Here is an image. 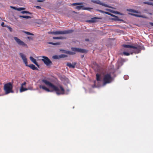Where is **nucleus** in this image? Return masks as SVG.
<instances>
[{"label":"nucleus","instance_id":"nucleus-49","mask_svg":"<svg viewBox=\"0 0 153 153\" xmlns=\"http://www.w3.org/2000/svg\"><path fill=\"white\" fill-rule=\"evenodd\" d=\"M106 10H108L109 11V9H106Z\"/></svg>","mask_w":153,"mask_h":153},{"label":"nucleus","instance_id":"nucleus-41","mask_svg":"<svg viewBox=\"0 0 153 153\" xmlns=\"http://www.w3.org/2000/svg\"><path fill=\"white\" fill-rule=\"evenodd\" d=\"M35 7L36 8L38 9H41V7L39 6H35Z\"/></svg>","mask_w":153,"mask_h":153},{"label":"nucleus","instance_id":"nucleus-47","mask_svg":"<svg viewBox=\"0 0 153 153\" xmlns=\"http://www.w3.org/2000/svg\"><path fill=\"white\" fill-rule=\"evenodd\" d=\"M89 40L88 39H85V40L86 41H89Z\"/></svg>","mask_w":153,"mask_h":153},{"label":"nucleus","instance_id":"nucleus-15","mask_svg":"<svg viewBox=\"0 0 153 153\" xmlns=\"http://www.w3.org/2000/svg\"><path fill=\"white\" fill-rule=\"evenodd\" d=\"M25 65L28 67H29L30 68L33 70H38V68L36 67L33 64L29 65H28L27 64Z\"/></svg>","mask_w":153,"mask_h":153},{"label":"nucleus","instance_id":"nucleus-44","mask_svg":"<svg viewBox=\"0 0 153 153\" xmlns=\"http://www.w3.org/2000/svg\"><path fill=\"white\" fill-rule=\"evenodd\" d=\"M98 10V11L100 12H102V13H103L104 12V11H103L102 10ZM104 13H105V12H104Z\"/></svg>","mask_w":153,"mask_h":153},{"label":"nucleus","instance_id":"nucleus-22","mask_svg":"<svg viewBox=\"0 0 153 153\" xmlns=\"http://www.w3.org/2000/svg\"><path fill=\"white\" fill-rule=\"evenodd\" d=\"M129 14H130L131 15H132V16H136V17H144L143 16H141L139 14H134V13H129Z\"/></svg>","mask_w":153,"mask_h":153},{"label":"nucleus","instance_id":"nucleus-40","mask_svg":"<svg viewBox=\"0 0 153 153\" xmlns=\"http://www.w3.org/2000/svg\"><path fill=\"white\" fill-rule=\"evenodd\" d=\"M27 39H28L30 40H33V37L31 36H28L27 37Z\"/></svg>","mask_w":153,"mask_h":153},{"label":"nucleus","instance_id":"nucleus-38","mask_svg":"<svg viewBox=\"0 0 153 153\" xmlns=\"http://www.w3.org/2000/svg\"><path fill=\"white\" fill-rule=\"evenodd\" d=\"M7 28L10 32L12 31V29L11 27L7 26Z\"/></svg>","mask_w":153,"mask_h":153},{"label":"nucleus","instance_id":"nucleus-39","mask_svg":"<svg viewBox=\"0 0 153 153\" xmlns=\"http://www.w3.org/2000/svg\"><path fill=\"white\" fill-rule=\"evenodd\" d=\"M124 78L125 80H127L128 79V76L126 75L124 76Z\"/></svg>","mask_w":153,"mask_h":153},{"label":"nucleus","instance_id":"nucleus-21","mask_svg":"<svg viewBox=\"0 0 153 153\" xmlns=\"http://www.w3.org/2000/svg\"><path fill=\"white\" fill-rule=\"evenodd\" d=\"M49 44L52 45H59L61 44V42H56V43H53L52 42H49L48 43Z\"/></svg>","mask_w":153,"mask_h":153},{"label":"nucleus","instance_id":"nucleus-23","mask_svg":"<svg viewBox=\"0 0 153 153\" xmlns=\"http://www.w3.org/2000/svg\"><path fill=\"white\" fill-rule=\"evenodd\" d=\"M53 39H65V38L64 37H62V36H60V37H53Z\"/></svg>","mask_w":153,"mask_h":153},{"label":"nucleus","instance_id":"nucleus-31","mask_svg":"<svg viewBox=\"0 0 153 153\" xmlns=\"http://www.w3.org/2000/svg\"><path fill=\"white\" fill-rule=\"evenodd\" d=\"M144 4H146L148 5H151L153 6V2H150L145 1L143 2Z\"/></svg>","mask_w":153,"mask_h":153},{"label":"nucleus","instance_id":"nucleus-8","mask_svg":"<svg viewBox=\"0 0 153 153\" xmlns=\"http://www.w3.org/2000/svg\"><path fill=\"white\" fill-rule=\"evenodd\" d=\"M41 57L43 58V59H42L41 60L47 65H49L52 64V62L48 57L44 56H42Z\"/></svg>","mask_w":153,"mask_h":153},{"label":"nucleus","instance_id":"nucleus-37","mask_svg":"<svg viewBox=\"0 0 153 153\" xmlns=\"http://www.w3.org/2000/svg\"><path fill=\"white\" fill-rule=\"evenodd\" d=\"M60 51H62V53L67 54V53H66V52H67V51H66V50H62V49H61L60 50Z\"/></svg>","mask_w":153,"mask_h":153},{"label":"nucleus","instance_id":"nucleus-48","mask_svg":"<svg viewBox=\"0 0 153 153\" xmlns=\"http://www.w3.org/2000/svg\"><path fill=\"white\" fill-rule=\"evenodd\" d=\"M151 25H152V26H153V23H151Z\"/></svg>","mask_w":153,"mask_h":153},{"label":"nucleus","instance_id":"nucleus-7","mask_svg":"<svg viewBox=\"0 0 153 153\" xmlns=\"http://www.w3.org/2000/svg\"><path fill=\"white\" fill-rule=\"evenodd\" d=\"M14 39L19 45L26 48H28L27 45L25 43L23 42L21 40L17 37H14Z\"/></svg>","mask_w":153,"mask_h":153},{"label":"nucleus","instance_id":"nucleus-9","mask_svg":"<svg viewBox=\"0 0 153 153\" xmlns=\"http://www.w3.org/2000/svg\"><path fill=\"white\" fill-rule=\"evenodd\" d=\"M71 49L74 51L82 53H86L87 51L86 50L84 49L75 48H71Z\"/></svg>","mask_w":153,"mask_h":153},{"label":"nucleus","instance_id":"nucleus-28","mask_svg":"<svg viewBox=\"0 0 153 153\" xmlns=\"http://www.w3.org/2000/svg\"><path fill=\"white\" fill-rule=\"evenodd\" d=\"M23 32L28 35H32V36L34 35V34L33 33H30L28 32H27L26 31H23Z\"/></svg>","mask_w":153,"mask_h":153},{"label":"nucleus","instance_id":"nucleus-29","mask_svg":"<svg viewBox=\"0 0 153 153\" xmlns=\"http://www.w3.org/2000/svg\"><path fill=\"white\" fill-rule=\"evenodd\" d=\"M67 54L69 55H74L75 54V53L73 52H71L69 51H67Z\"/></svg>","mask_w":153,"mask_h":153},{"label":"nucleus","instance_id":"nucleus-6","mask_svg":"<svg viewBox=\"0 0 153 153\" xmlns=\"http://www.w3.org/2000/svg\"><path fill=\"white\" fill-rule=\"evenodd\" d=\"M74 30H66L63 31H55L54 35L57 34H64L71 33L73 32Z\"/></svg>","mask_w":153,"mask_h":153},{"label":"nucleus","instance_id":"nucleus-33","mask_svg":"<svg viewBox=\"0 0 153 153\" xmlns=\"http://www.w3.org/2000/svg\"><path fill=\"white\" fill-rule=\"evenodd\" d=\"M21 13H22V14L28 13L30 14H31V13L30 12L27 11H22L21 12Z\"/></svg>","mask_w":153,"mask_h":153},{"label":"nucleus","instance_id":"nucleus-35","mask_svg":"<svg viewBox=\"0 0 153 153\" xmlns=\"http://www.w3.org/2000/svg\"><path fill=\"white\" fill-rule=\"evenodd\" d=\"M110 11L112 13H115V14H120V13L119 12H118L115 11H111L110 10Z\"/></svg>","mask_w":153,"mask_h":153},{"label":"nucleus","instance_id":"nucleus-26","mask_svg":"<svg viewBox=\"0 0 153 153\" xmlns=\"http://www.w3.org/2000/svg\"><path fill=\"white\" fill-rule=\"evenodd\" d=\"M19 17L20 18H23L27 19L31 18L30 16H19Z\"/></svg>","mask_w":153,"mask_h":153},{"label":"nucleus","instance_id":"nucleus-18","mask_svg":"<svg viewBox=\"0 0 153 153\" xmlns=\"http://www.w3.org/2000/svg\"><path fill=\"white\" fill-rule=\"evenodd\" d=\"M39 88H42L43 90L46 91L47 92H50L51 91L48 88H46L45 86L43 85H40L39 86Z\"/></svg>","mask_w":153,"mask_h":153},{"label":"nucleus","instance_id":"nucleus-1","mask_svg":"<svg viewBox=\"0 0 153 153\" xmlns=\"http://www.w3.org/2000/svg\"><path fill=\"white\" fill-rule=\"evenodd\" d=\"M123 46L126 49H123L124 51H126L131 54L133 53H138L141 50V47L138 45L135 46H132L128 45H123Z\"/></svg>","mask_w":153,"mask_h":153},{"label":"nucleus","instance_id":"nucleus-24","mask_svg":"<svg viewBox=\"0 0 153 153\" xmlns=\"http://www.w3.org/2000/svg\"><path fill=\"white\" fill-rule=\"evenodd\" d=\"M127 10L129 12L134 13H140V12H138L137 11H136L135 10H132V9H129Z\"/></svg>","mask_w":153,"mask_h":153},{"label":"nucleus","instance_id":"nucleus-13","mask_svg":"<svg viewBox=\"0 0 153 153\" xmlns=\"http://www.w3.org/2000/svg\"><path fill=\"white\" fill-rule=\"evenodd\" d=\"M91 2L94 3L98 4L101 5L105 6V3L101 2V1H100L99 0H91Z\"/></svg>","mask_w":153,"mask_h":153},{"label":"nucleus","instance_id":"nucleus-50","mask_svg":"<svg viewBox=\"0 0 153 153\" xmlns=\"http://www.w3.org/2000/svg\"><path fill=\"white\" fill-rule=\"evenodd\" d=\"M84 57V56H82V58Z\"/></svg>","mask_w":153,"mask_h":153},{"label":"nucleus","instance_id":"nucleus-27","mask_svg":"<svg viewBox=\"0 0 153 153\" xmlns=\"http://www.w3.org/2000/svg\"><path fill=\"white\" fill-rule=\"evenodd\" d=\"M68 56L67 55H65V54H61L60 55H59V59L61 58H64L65 57H67Z\"/></svg>","mask_w":153,"mask_h":153},{"label":"nucleus","instance_id":"nucleus-30","mask_svg":"<svg viewBox=\"0 0 153 153\" xmlns=\"http://www.w3.org/2000/svg\"><path fill=\"white\" fill-rule=\"evenodd\" d=\"M52 58L54 59H59V55H54L52 57Z\"/></svg>","mask_w":153,"mask_h":153},{"label":"nucleus","instance_id":"nucleus-45","mask_svg":"<svg viewBox=\"0 0 153 153\" xmlns=\"http://www.w3.org/2000/svg\"><path fill=\"white\" fill-rule=\"evenodd\" d=\"M54 32H55V31L52 32H51V33L52 34H54Z\"/></svg>","mask_w":153,"mask_h":153},{"label":"nucleus","instance_id":"nucleus-16","mask_svg":"<svg viewBox=\"0 0 153 153\" xmlns=\"http://www.w3.org/2000/svg\"><path fill=\"white\" fill-rule=\"evenodd\" d=\"M76 63H74L73 65H72L71 63L68 62L67 64V65L70 68H74Z\"/></svg>","mask_w":153,"mask_h":153},{"label":"nucleus","instance_id":"nucleus-36","mask_svg":"<svg viewBox=\"0 0 153 153\" xmlns=\"http://www.w3.org/2000/svg\"><path fill=\"white\" fill-rule=\"evenodd\" d=\"M96 19L94 18H92L91 20H90V21L91 22H95V20Z\"/></svg>","mask_w":153,"mask_h":153},{"label":"nucleus","instance_id":"nucleus-2","mask_svg":"<svg viewBox=\"0 0 153 153\" xmlns=\"http://www.w3.org/2000/svg\"><path fill=\"white\" fill-rule=\"evenodd\" d=\"M42 81L47 85L52 88L54 91L56 92L57 94L60 95L64 94L65 91L64 88L62 86L60 85L59 86L60 89H59L57 87L54 85L51 82L46 80L43 79Z\"/></svg>","mask_w":153,"mask_h":153},{"label":"nucleus","instance_id":"nucleus-10","mask_svg":"<svg viewBox=\"0 0 153 153\" xmlns=\"http://www.w3.org/2000/svg\"><path fill=\"white\" fill-rule=\"evenodd\" d=\"M75 8L78 10H89L92 9L93 8L91 7H84L83 5H79L75 7Z\"/></svg>","mask_w":153,"mask_h":153},{"label":"nucleus","instance_id":"nucleus-42","mask_svg":"<svg viewBox=\"0 0 153 153\" xmlns=\"http://www.w3.org/2000/svg\"><path fill=\"white\" fill-rule=\"evenodd\" d=\"M44 1V0H37V2H43Z\"/></svg>","mask_w":153,"mask_h":153},{"label":"nucleus","instance_id":"nucleus-51","mask_svg":"<svg viewBox=\"0 0 153 153\" xmlns=\"http://www.w3.org/2000/svg\"><path fill=\"white\" fill-rule=\"evenodd\" d=\"M105 6H106V7H108V6H107V5H106V4Z\"/></svg>","mask_w":153,"mask_h":153},{"label":"nucleus","instance_id":"nucleus-3","mask_svg":"<svg viewBox=\"0 0 153 153\" xmlns=\"http://www.w3.org/2000/svg\"><path fill=\"white\" fill-rule=\"evenodd\" d=\"M96 80L97 81L102 82L103 85H105V73L100 72L96 74Z\"/></svg>","mask_w":153,"mask_h":153},{"label":"nucleus","instance_id":"nucleus-34","mask_svg":"<svg viewBox=\"0 0 153 153\" xmlns=\"http://www.w3.org/2000/svg\"><path fill=\"white\" fill-rule=\"evenodd\" d=\"M110 11L112 13H115V14H120V13L119 12H118L115 11H111L110 10Z\"/></svg>","mask_w":153,"mask_h":153},{"label":"nucleus","instance_id":"nucleus-4","mask_svg":"<svg viewBox=\"0 0 153 153\" xmlns=\"http://www.w3.org/2000/svg\"><path fill=\"white\" fill-rule=\"evenodd\" d=\"M13 84L11 82H9L4 85V90L6 94L10 93H13Z\"/></svg>","mask_w":153,"mask_h":153},{"label":"nucleus","instance_id":"nucleus-5","mask_svg":"<svg viewBox=\"0 0 153 153\" xmlns=\"http://www.w3.org/2000/svg\"><path fill=\"white\" fill-rule=\"evenodd\" d=\"M112 72L106 74V84L111 83L113 80V77H114V73L115 72L114 69H112Z\"/></svg>","mask_w":153,"mask_h":153},{"label":"nucleus","instance_id":"nucleus-19","mask_svg":"<svg viewBox=\"0 0 153 153\" xmlns=\"http://www.w3.org/2000/svg\"><path fill=\"white\" fill-rule=\"evenodd\" d=\"M10 7L12 8H13L14 9H16L18 11H21L22 10H25V7H20L19 8H16L14 7L11 6Z\"/></svg>","mask_w":153,"mask_h":153},{"label":"nucleus","instance_id":"nucleus-17","mask_svg":"<svg viewBox=\"0 0 153 153\" xmlns=\"http://www.w3.org/2000/svg\"><path fill=\"white\" fill-rule=\"evenodd\" d=\"M106 14H108L109 15H111V16L114 17V18H112V19L115 20H117L118 19V17L115 16L113 14H111L110 13L106 12Z\"/></svg>","mask_w":153,"mask_h":153},{"label":"nucleus","instance_id":"nucleus-20","mask_svg":"<svg viewBox=\"0 0 153 153\" xmlns=\"http://www.w3.org/2000/svg\"><path fill=\"white\" fill-rule=\"evenodd\" d=\"M123 65L122 62L119 60L117 63L116 64V65L117 66V69L119 68V67Z\"/></svg>","mask_w":153,"mask_h":153},{"label":"nucleus","instance_id":"nucleus-46","mask_svg":"<svg viewBox=\"0 0 153 153\" xmlns=\"http://www.w3.org/2000/svg\"><path fill=\"white\" fill-rule=\"evenodd\" d=\"M72 13H76V12H75V11H74L72 12Z\"/></svg>","mask_w":153,"mask_h":153},{"label":"nucleus","instance_id":"nucleus-14","mask_svg":"<svg viewBox=\"0 0 153 153\" xmlns=\"http://www.w3.org/2000/svg\"><path fill=\"white\" fill-rule=\"evenodd\" d=\"M30 60L35 64L39 68V65L38 64L37 62H36V60L34 59L32 56H30Z\"/></svg>","mask_w":153,"mask_h":153},{"label":"nucleus","instance_id":"nucleus-11","mask_svg":"<svg viewBox=\"0 0 153 153\" xmlns=\"http://www.w3.org/2000/svg\"><path fill=\"white\" fill-rule=\"evenodd\" d=\"M26 84V83L25 82L21 84V87L20 89V92H22L28 90L27 88L24 87V86H25Z\"/></svg>","mask_w":153,"mask_h":153},{"label":"nucleus","instance_id":"nucleus-32","mask_svg":"<svg viewBox=\"0 0 153 153\" xmlns=\"http://www.w3.org/2000/svg\"><path fill=\"white\" fill-rule=\"evenodd\" d=\"M123 54L125 56H129L131 54L129 53L128 52H126V51H124L123 52Z\"/></svg>","mask_w":153,"mask_h":153},{"label":"nucleus","instance_id":"nucleus-25","mask_svg":"<svg viewBox=\"0 0 153 153\" xmlns=\"http://www.w3.org/2000/svg\"><path fill=\"white\" fill-rule=\"evenodd\" d=\"M83 4V3L82 2L73 3L71 4V6H76L77 5H81L82 4Z\"/></svg>","mask_w":153,"mask_h":153},{"label":"nucleus","instance_id":"nucleus-43","mask_svg":"<svg viewBox=\"0 0 153 153\" xmlns=\"http://www.w3.org/2000/svg\"><path fill=\"white\" fill-rule=\"evenodd\" d=\"M4 22H2V23H1V26L2 27H4Z\"/></svg>","mask_w":153,"mask_h":153},{"label":"nucleus","instance_id":"nucleus-12","mask_svg":"<svg viewBox=\"0 0 153 153\" xmlns=\"http://www.w3.org/2000/svg\"><path fill=\"white\" fill-rule=\"evenodd\" d=\"M19 55L23 61L25 65L27 64V60L26 56L23 53H19Z\"/></svg>","mask_w":153,"mask_h":153}]
</instances>
